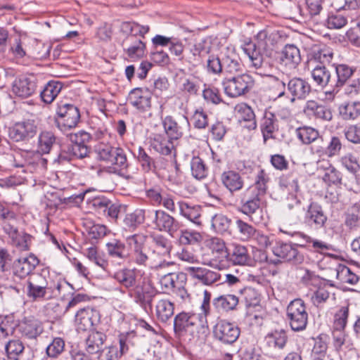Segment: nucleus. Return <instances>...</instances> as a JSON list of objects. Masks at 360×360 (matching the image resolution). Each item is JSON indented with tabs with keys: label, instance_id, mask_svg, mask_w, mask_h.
<instances>
[{
	"label": "nucleus",
	"instance_id": "nucleus-1",
	"mask_svg": "<svg viewBox=\"0 0 360 360\" xmlns=\"http://www.w3.org/2000/svg\"><path fill=\"white\" fill-rule=\"evenodd\" d=\"M146 236L143 234H134L127 238V243L131 250L129 254L132 262L139 266H147L151 269H163L169 265L155 252H150L146 245Z\"/></svg>",
	"mask_w": 360,
	"mask_h": 360
},
{
	"label": "nucleus",
	"instance_id": "nucleus-2",
	"mask_svg": "<svg viewBox=\"0 0 360 360\" xmlns=\"http://www.w3.org/2000/svg\"><path fill=\"white\" fill-rule=\"evenodd\" d=\"M96 150L98 159L110 165L114 173L126 176L128 162L122 148L101 143L96 146Z\"/></svg>",
	"mask_w": 360,
	"mask_h": 360
},
{
	"label": "nucleus",
	"instance_id": "nucleus-3",
	"mask_svg": "<svg viewBox=\"0 0 360 360\" xmlns=\"http://www.w3.org/2000/svg\"><path fill=\"white\" fill-rule=\"evenodd\" d=\"M149 215L148 225L158 231L167 232L172 236L180 227L179 222L164 210L150 209Z\"/></svg>",
	"mask_w": 360,
	"mask_h": 360
},
{
	"label": "nucleus",
	"instance_id": "nucleus-4",
	"mask_svg": "<svg viewBox=\"0 0 360 360\" xmlns=\"http://www.w3.org/2000/svg\"><path fill=\"white\" fill-rule=\"evenodd\" d=\"M58 115L57 125L62 131L71 129L78 124L80 120V112L75 105L60 102L56 110Z\"/></svg>",
	"mask_w": 360,
	"mask_h": 360
},
{
	"label": "nucleus",
	"instance_id": "nucleus-5",
	"mask_svg": "<svg viewBox=\"0 0 360 360\" xmlns=\"http://www.w3.org/2000/svg\"><path fill=\"white\" fill-rule=\"evenodd\" d=\"M287 317L292 330L300 331L305 329L308 314L304 301L301 299L291 301L287 307Z\"/></svg>",
	"mask_w": 360,
	"mask_h": 360
},
{
	"label": "nucleus",
	"instance_id": "nucleus-6",
	"mask_svg": "<svg viewBox=\"0 0 360 360\" xmlns=\"http://www.w3.org/2000/svg\"><path fill=\"white\" fill-rule=\"evenodd\" d=\"M254 84L252 77L248 74H242L231 79H224L222 85L225 94L231 98L244 95Z\"/></svg>",
	"mask_w": 360,
	"mask_h": 360
},
{
	"label": "nucleus",
	"instance_id": "nucleus-7",
	"mask_svg": "<svg viewBox=\"0 0 360 360\" xmlns=\"http://www.w3.org/2000/svg\"><path fill=\"white\" fill-rule=\"evenodd\" d=\"M207 246L213 257L206 264L219 270L224 269L225 262L229 255L225 242L219 238L214 237L207 242Z\"/></svg>",
	"mask_w": 360,
	"mask_h": 360
},
{
	"label": "nucleus",
	"instance_id": "nucleus-8",
	"mask_svg": "<svg viewBox=\"0 0 360 360\" xmlns=\"http://www.w3.org/2000/svg\"><path fill=\"white\" fill-rule=\"evenodd\" d=\"M162 125L169 139L178 140L188 129L190 124L188 118L184 115L177 118L168 115L163 119Z\"/></svg>",
	"mask_w": 360,
	"mask_h": 360
},
{
	"label": "nucleus",
	"instance_id": "nucleus-9",
	"mask_svg": "<svg viewBox=\"0 0 360 360\" xmlns=\"http://www.w3.org/2000/svg\"><path fill=\"white\" fill-rule=\"evenodd\" d=\"M213 334L221 343L231 345L238 340L240 330L233 323L221 320L214 326Z\"/></svg>",
	"mask_w": 360,
	"mask_h": 360
},
{
	"label": "nucleus",
	"instance_id": "nucleus-10",
	"mask_svg": "<svg viewBox=\"0 0 360 360\" xmlns=\"http://www.w3.org/2000/svg\"><path fill=\"white\" fill-rule=\"evenodd\" d=\"M37 126L32 120L16 122L9 129V136L15 141L28 140L35 136Z\"/></svg>",
	"mask_w": 360,
	"mask_h": 360
},
{
	"label": "nucleus",
	"instance_id": "nucleus-11",
	"mask_svg": "<svg viewBox=\"0 0 360 360\" xmlns=\"http://www.w3.org/2000/svg\"><path fill=\"white\" fill-rule=\"evenodd\" d=\"M124 53L132 60L135 61L146 56V44L134 34L128 35L122 41Z\"/></svg>",
	"mask_w": 360,
	"mask_h": 360
},
{
	"label": "nucleus",
	"instance_id": "nucleus-12",
	"mask_svg": "<svg viewBox=\"0 0 360 360\" xmlns=\"http://www.w3.org/2000/svg\"><path fill=\"white\" fill-rule=\"evenodd\" d=\"M198 316L196 314L181 312L174 319V330L176 335L183 336L186 333H193L196 326Z\"/></svg>",
	"mask_w": 360,
	"mask_h": 360
},
{
	"label": "nucleus",
	"instance_id": "nucleus-13",
	"mask_svg": "<svg viewBox=\"0 0 360 360\" xmlns=\"http://www.w3.org/2000/svg\"><path fill=\"white\" fill-rule=\"evenodd\" d=\"M38 264L39 259L34 255L20 257L13 262V274L20 279L25 278L33 271Z\"/></svg>",
	"mask_w": 360,
	"mask_h": 360
},
{
	"label": "nucleus",
	"instance_id": "nucleus-14",
	"mask_svg": "<svg viewBox=\"0 0 360 360\" xmlns=\"http://www.w3.org/2000/svg\"><path fill=\"white\" fill-rule=\"evenodd\" d=\"M100 319L97 310L85 307L79 309L75 315V323L79 330L86 331L91 330Z\"/></svg>",
	"mask_w": 360,
	"mask_h": 360
},
{
	"label": "nucleus",
	"instance_id": "nucleus-15",
	"mask_svg": "<svg viewBox=\"0 0 360 360\" xmlns=\"http://www.w3.org/2000/svg\"><path fill=\"white\" fill-rule=\"evenodd\" d=\"M273 253L277 257L295 264H300L304 260L303 255L298 251L296 247L290 243H277L273 248Z\"/></svg>",
	"mask_w": 360,
	"mask_h": 360
},
{
	"label": "nucleus",
	"instance_id": "nucleus-16",
	"mask_svg": "<svg viewBox=\"0 0 360 360\" xmlns=\"http://www.w3.org/2000/svg\"><path fill=\"white\" fill-rule=\"evenodd\" d=\"M36 82L33 77L20 76L16 77L12 83V92L20 98H28L36 90Z\"/></svg>",
	"mask_w": 360,
	"mask_h": 360
},
{
	"label": "nucleus",
	"instance_id": "nucleus-17",
	"mask_svg": "<svg viewBox=\"0 0 360 360\" xmlns=\"http://www.w3.org/2000/svg\"><path fill=\"white\" fill-rule=\"evenodd\" d=\"M224 71L235 74L242 71L243 65L239 56L232 47H226L221 53Z\"/></svg>",
	"mask_w": 360,
	"mask_h": 360
},
{
	"label": "nucleus",
	"instance_id": "nucleus-18",
	"mask_svg": "<svg viewBox=\"0 0 360 360\" xmlns=\"http://www.w3.org/2000/svg\"><path fill=\"white\" fill-rule=\"evenodd\" d=\"M327 219L328 217L319 204L310 203L304 216L305 222L308 225L317 229L323 228L325 226Z\"/></svg>",
	"mask_w": 360,
	"mask_h": 360
},
{
	"label": "nucleus",
	"instance_id": "nucleus-19",
	"mask_svg": "<svg viewBox=\"0 0 360 360\" xmlns=\"http://www.w3.org/2000/svg\"><path fill=\"white\" fill-rule=\"evenodd\" d=\"M150 93L141 88L134 89L129 96L130 104L141 112H146L150 109Z\"/></svg>",
	"mask_w": 360,
	"mask_h": 360
},
{
	"label": "nucleus",
	"instance_id": "nucleus-20",
	"mask_svg": "<svg viewBox=\"0 0 360 360\" xmlns=\"http://www.w3.org/2000/svg\"><path fill=\"white\" fill-rule=\"evenodd\" d=\"M190 275L206 285H211L221 281V275L211 269L204 267L191 266L187 269Z\"/></svg>",
	"mask_w": 360,
	"mask_h": 360
},
{
	"label": "nucleus",
	"instance_id": "nucleus-21",
	"mask_svg": "<svg viewBox=\"0 0 360 360\" xmlns=\"http://www.w3.org/2000/svg\"><path fill=\"white\" fill-rule=\"evenodd\" d=\"M288 90L292 95L291 102L296 99L303 100L311 92V86L308 82L300 77H294L288 82Z\"/></svg>",
	"mask_w": 360,
	"mask_h": 360
},
{
	"label": "nucleus",
	"instance_id": "nucleus-22",
	"mask_svg": "<svg viewBox=\"0 0 360 360\" xmlns=\"http://www.w3.org/2000/svg\"><path fill=\"white\" fill-rule=\"evenodd\" d=\"M262 197L244 191L239 196L240 208V211L250 217L257 212L260 207V202Z\"/></svg>",
	"mask_w": 360,
	"mask_h": 360
},
{
	"label": "nucleus",
	"instance_id": "nucleus-23",
	"mask_svg": "<svg viewBox=\"0 0 360 360\" xmlns=\"http://www.w3.org/2000/svg\"><path fill=\"white\" fill-rule=\"evenodd\" d=\"M301 61L299 49L293 44H287L283 48L281 57V64L289 70L295 69Z\"/></svg>",
	"mask_w": 360,
	"mask_h": 360
},
{
	"label": "nucleus",
	"instance_id": "nucleus-24",
	"mask_svg": "<svg viewBox=\"0 0 360 360\" xmlns=\"http://www.w3.org/2000/svg\"><path fill=\"white\" fill-rule=\"evenodd\" d=\"M129 349L126 338L121 337L117 345H111L101 350L98 360H119Z\"/></svg>",
	"mask_w": 360,
	"mask_h": 360
},
{
	"label": "nucleus",
	"instance_id": "nucleus-25",
	"mask_svg": "<svg viewBox=\"0 0 360 360\" xmlns=\"http://www.w3.org/2000/svg\"><path fill=\"white\" fill-rule=\"evenodd\" d=\"M179 212L181 216L191 221L197 226L202 225V209L198 205H191L188 203L179 201L178 202Z\"/></svg>",
	"mask_w": 360,
	"mask_h": 360
},
{
	"label": "nucleus",
	"instance_id": "nucleus-26",
	"mask_svg": "<svg viewBox=\"0 0 360 360\" xmlns=\"http://www.w3.org/2000/svg\"><path fill=\"white\" fill-rule=\"evenodd\" d=\"M19 328L22 335L29 339L36 338L43 331L41 323L33 317L25 318Z\"/></svg>",
	"mask_w": 360,
	"mask_h": 360
},
{
	"label": "nucleus",
	"instance_id": "nucleus-27",
	"mask_svg": "<svg viewBox=\"0 0 360 360\" xmlns=\"http://www.w3.org/2000/svg\"><path fill=\"white\" fill-rule=\"evenodd\" d=\"M186 275L184 273H169L164 275L160 280L161 288L165 291H174L179 288L181 284H186Z\"/></svg>",
	"mask_w": 360,
	"mask_h": 360
},
{
	"label": "nucleus",
	"instance_id": "nucleus-28",
	"mask_svg": "<svg viewBox=\"0 0 360 360\" xmlns=\"http://www.w3.org/2000/svg\"><path fill=\"white\" fill-rule=\"evenodd\" d=\"M262 50L263 49L257 47L252 41L245 44L243 47V51L248 56L252 66L256 69L266 68L269 65L261 53Z\"/></svg>",
	"mask_w": 360,
	"mask_h": 360
},
{
	"label": "nucleus",
	"instance_id": "nucleus-29",
	"mask_svg": "<svg viewBox=\"0 0 360 360\" xmlns=\"http://www.w3.org/2000/svg\"><path fill=\"white\" fill-rule=\"evenodd\" d=\"M221 181L231 193L241 190L244 185L240 175L238 172L231 170L224 172L221 175Z\"/></svg>",
	"mask_w": 360,
	"mask_h": 360
},
{
	"label": "nucleus",
	"instance_id": "nucleus-30",
	"mask_svg": "<svg viewBox=\"0 0 360 360\" xmlns=\"http://www.w3.org/2000/svg\"><path fill=\"white\" fill-rule=\"evenodd\" d=\"M155 316L158 321L166 323L172 319L174 313V304L167 299L157 301L155 305Z\"/></svg>",
	"mask_w": 360,
	"mask_h": 360
},
{
	"label": "nucleus",
	"instance_id": "nucleus-31",
	"mask_svg": "<svg viewBox=\"0 0 360 360\" xmlns=\"http://www.w3.org/2000/svg\"><path fill=\"white\" fill-rule=\"evenodd\" d=\"M260 128L264 141L273 138V134L278 129L275 115L269 111L265 112L261 120Z\"/></svg>",
	"mask_w": 360,
	"mask_h": 360
},
{
	"label": "nucleus",
	"instance_id": "nucleus-32",
	"mask_svg": "<svg viewBox=\"0 0 360 360\" xmlns=\"http://www.w3.org/2000/svg\"><path fill=\"white\" fill-rule=\"evenodd\" d=\"M149 212L150 209H139L132 213L127 214L124 219V225L134 229L145 221L149 224Z\"/></svg>",
	"mask_w": 360,
	"mask_h": 360
},
{
	"label": "nucleus",
	"instance_id": "nucleus-33",
	"mask_svg": "<svg viewBox=\"0 0 360 360\" xmlns=\"http://www.w3.org/2000/svg\"><path fill=\"white\" fill-rule=\"evenodd\" d=\"M105 247L108 255L113 259L125 260L129 256L125 243L120 240L112 239L106 243Z\"/></svg>",
	"mask_w": 360,
	"mask_h": 360
},
{
	"label": "nucleus",
	"instance_id": "nucleus-34",
	"mask_svg": "<svg viewBox=\"0 0 360 360\" xmlns=\"http://www.w3.org/2000/svg\"><path fill=\"white\" fill-rule=\"evenodd\" d=\"M333 287L328 284L320 285L312 293L311 296V302L312 304L320 307L323 304L326 303L329 299L335 300V293L332 292Z\"/></svg>",
	"mask_w": 360,
	"mask_h": 360
},
{
	"label": "nucleus",
	"instance_id": "nucleus-35",
	"mask_svg": "<svg viewBox=\"0 0 360 360\" xmlns=\"http://www.w3.org/2000/svg\"><path fill=\"white\" fill-rule=\"evenodd\" d=\"M229 257L234 264L252 265L253 262L248 248L242 245H235Z\"/></svg>",
	"mask_w": 360,
	"mask_h": 360
},
{
	"label": "nucleus",
	"instance_id": "nucleus-36",
	"mask_svg": "<svg viewBox=\"0 0 360 360\" xmlns=\"http://www.w3.org/2000/svg\"><path fill=\"white\" fill-rule=\"evenodd\" d=\"M114 278L127 289H132L136 286V272L134 269H120L115 273Z\"/></svg>",
	"mask_w": 360,
	"mask_h": 360
},
{
	"label": "nucleus",
	"instance_id": "nucleus-37",
	"mask_svg": "<svg viewBox=\"0 0 360 360\" xmlns=\"http://www.w3.org/2000/svg\"><path fill=\"white\" fill-rule=\"evenodd\" d=\"M297 139L303 143L309 145L313 142H323V138L320 136L317 129L311 127H301L296 129Z\"/></svg>",
	"mask_w": 360,
	"mask_h": 360
},
{
	"label": "nucleus",
	"instance_id": "nucleus-38",
	"mask_svg": "<svg viewBox=\"0 0 360 360\" xmlns=\"http://www.w3.org/2000/svg\"><path fill=\"white\" fill-rule=\"evenodd\" d=\"M269 177L264 169H259L256 175L255 183L245 191L263 197L266 192Z\"/></svg>",
	"mask_w": 360,
	"mask_h": 360
},
{
	"label": "nucleus",
	"instance_id": "nucleus-39",
	"mask_svg": "<svg viewBox=\"0 0 360 360\" xmlns=\"http://www.w3.org/2000/svg\"><path fill=\"white\" fill-rule=\"evenodd\" d=\"M338 110L343 120H356L360 115V102L351 101L344 103L340 105Z\"/></svg>",
	"mask_w": 360,
	"mask_h": 360
},
{
	"label": "nucleus",
	"instance_id": "nucleus-40",
	"mask_svg": "<svg viewBox=\"0 0 360 360\" xmlns=\"http://www.w3.org/2000/svg\"><path fill=\"white\" fill-rule=\"evenodd\" d=\"M167 137L161 134H156L151 141V147L159 153L167 155L171 153L174 148V144Z\"/></svg>",
	"mask_w": 360,
	"mask_h": 360
},
{
	"label": "nucleus",
	"instance_id": "nucleus-41",
	"mask_svg": "<svg viewBox=\"0 0 360 360\" xmlns=\"http://www.w3.org/2000/svg\"><path fill=\"white\" fill-rule=\"evenodd\" d=\"M63 88V84L60 82L51 81L44 86L41 92V98L46 103H51Z\"/></svg>",
	"mask_w": 360,
	"mask_h": 360
},
{
	"label": "nucleus",
	"instance_id": "nucleus-42",
	"mask_svg": "<svg viewBox=\"0 0 360 360\" xmlns=\"http://www.w3.org/2000/svg\"><path fill=\"white\" fill-rule=\"evenodd\" d=\"M155 249L152 252H155L157 256L161 257L165 259V257L169 256L172 250L171 241L162 235H157L153 237Z\"/></svg>",
	"mask_w": 360,
	"mask_h": 360
},
{
	"label": "nucleus",
	"instance_id": "nucleus-43",
	"mask_svg": "<svg viewBox=\"0 0 360 360\" xmlns=\"http://www.w3.org/2000/svg\"><path fill=\"white\" fill-rule=\"evenodd\" d=\"M106 340L105 334L101 332H93L86 340V349L89 354H95L101 350Z\"/></svg>",
	"mask_w": 360,
	"mask_h": 360
},
{
	"label": "nucleus",
	"instance_id": "nucleus-44",
	"mask_svg": "<svg viewBox=\"0 0 360 360\" xmlns=\"http://www.w3.org/2000/svg\"><path fill=\"white\" fill-rule=\"evenodd\" d=\"M311 75L314 82L321 87H324L331 82L330 72L324 65L316 66Z\"/></svg>",
	"mask_w": 360,
	"mask_h": 360
},
{
	"label": "nucleus",
	"instance_id": "nucleus-45",
	"mask_svg": "<svg viewBox=\"0 0 360 360\" xmlns=\"http://www.w3.org/2000/svg\"><path fill=\"white\" fill-rule=\"evenodd\" d=\"M24 349V345L20 340H9L5 345L6 355L11 360H18Z\"/></svg>",
	"mask_w": 360,
	"mask_h": 360
},
{
	"label": "nucleus",
	"instance_id": "nucleus-46",
	"mask_svg": "<svg viewBox=\"0 0 360 360\" xmlns=\"http://www.w3.org/2000/svg\"><path fill=\"white\" fill-rule=\"evenodd\" d=\"M325 165H321L325 173L323 176V180L328 185L338 184L341 183L342 175L341 173L332 166L328 162H325Z\"/></svg>",
	"mask_w": 360,
	"mask_h": 360
},
{
	"label": "nucleus",
	"instance_id": "nucleus-47",
	"mask_svg": "<svg viewBox=\"0 0 360 360\" xmlns=\"http://www.w3.org/2000/svg\"><path fill=\"white\" fill-rule=\"evenodd\" d=\"M238 303V298L233 295H224L215 298L213 301L217 308H221L225 311L233 310Z\"/></svg>",
	"mask_w": 360,
	"mask_h": 360
},
{
	"label": "nucleus",
	"instance_id": "nucleus-48",
	"mask_svg": "<svg viewBox=\"0 0 360 360\" xmlns=\"http://www.w3.org/2000/svg\"><path fill=\"white\" fill-rule=\"evenodd\" d=\"M237 117L240 120L251 122L250 125L253 129L256 128L255 115L252 109L245 103H241L236 107Z\"/></svg>",
	"mask_w": 360,
	"mask_h": 360
},
{
	"label": "nucleus",
	"instance_id": "nucleus-49",
	"mask_svg": "<svg viewBox=\"0 0 360 360\" xmlns=\"http://www.w3.org/2000/svg\"><path fill=\"white\" fill-rule=\"evenodd\" d=\"M236 227L238 231L239 238L242 241H249L251 240L257 231L252 225L240 219H236Z\"/></svg>",
	"mask_w": 360,
	"mask_h": 360
},
{
	"label": "nucleus",
	"instance_id": "nucleus-50",
	"mask_svg": "<svg viewBox=\"0 0 360 360\" xmlns=\"http://www.w3.org/2000/svg\"><path fill=\"white\" fill-rule=\"evenodd\" d=\"M56 141L54 134L51 131H42L39 136L38 149L42 153H49Z\"/></svg>",
	"mask_w": 360,
	"mask_h": 360
},
{
	"label": "nucleus",
	"instance_id": "nucleus-51",
	"mask_svg": "<svg viewBox=\"0 0 360 360\" xmlns=\"http://www.w3.org/2000/svg\"><path fill=\"white\" fill-rule=\"evenodd\" d=\"M203 240L202 233L195 231L181 230L179 242L183 245H197Z\"/></svg>",
	"mask_w": 360,
	"mask_h": 360
},
{
	"label": "nucleus",
	"instance_id": "nucleus-52",
	"mask_svg": "<svg viewBox=\"0 0 360 360\" xmlns=\"http://www.w3.org/2000/svg\"><path fill=\"white\" fill-rule=\"evenodd\" d=\"M266 340L269 346L283 349L287 342V335L284 330H275L266 336Z\"/></svg>",
	"mask_w": 360,
	"mask_h": 360
},
{
	"label": "nucleus",
	"instance_id": "nucleus-53",
	"mask_svg": "<svg viewBox=\"0 0 360 360\" xmlns=\"http://www.w3.org/2000/svg\"><path fill=\"white\" fill-rule=\"evenodd\" d=\"M337 81L334 87L342 86L352 76L354 70L346 65H338L335 68Z\"/></svg>",
	"mask_w": 360,
	"mask_h": 360
},
{
	"label": "nucleus",
	"instance_id": "nucleus-54",
	"mask_svg": "<svg viewBox=\"0 0 360 360\" xmlns=\"http://www.w3.org/2000/svg\"><path fill=\"white\" fill-rule=\"evenodd\" d=\"M192 175L197 179H204L207 174V169L204 161L199 157H193L191 162Z\"/></svg>",
	"mask_w": 360,
	"mask_h": 360
},
{
	"label": "nucleus",
	"instance_id": "nucleus-55",
	"mask_svg": "<svg viewBox=\"0 0 360 360\" xmlns=\"http://www.w3.org/2000/svg\"><path fill=\"white\" fill-rule=\"evenodd\" d=\"M344 95L352 101L360 102V77L353 79L345 86Z\"/></svg>",
	"mask_w": 360,
	"mask_h": 360
},
{
	"label": "nucleus",
	"instance_id": "nucleus-56",
	"mask_svg": "<svg viewBox=\"0 0 360 360\" xmlns=\"http://www.w3.org/2000/svg\"><path fill=\"white\" fill-rule=\"evenodd\" d=\"M349 316L348 306L342 307L335 314L334 329L336 331H342L347 325Z\"/></svg>",
	"mask_w": 360,
	"mask_h": 360
},
{
	"label": "nucleus",
	"instance_id": "nucleus-57",
	"mask_svg": "<svg viewBox=\"0 0 360 360\" xmlns=\"http://www.w3.org/2000/svg\"><path fill=\"white\" fill-rule=\"evenodd\" d=\"M231 220L224 214H215L212 219V226L214 229L219 233H224L226 232L230 226Z\"/></svg>",
	"mask_w": 360,
	"mask_h": 360
},
{
	"label": "nucleus",
	"instance_id": "nucleus-58",
	"mask_svg": "<svg viewBox=\"0 0 360 360\" xmlns=\"http://www.w3.org/2000/svg\"><path fill=\"white\" fill-rule=\"evenodd\" d=\"M291 190L293 193H290L287 197V208L289 210H292L293 209H297L300 206L301 201L297 198L296 193L300 191V187L298 185V181L297 179H294L290 184Z\"/></svg>",
	"mask_w": 360,
	"mask_h": 360
},
{
	"label": "nucleus",
	"instance_id": "nucleus-59",
	"mask_svg": "<svg viewBox=\"0 0 360 360\" xmlns=\"http://www.w3.org/2000/svg\"><path fill=\"white\" fill-rule=\"evenodd\" d=\"M337 278L341 281L349 284H355L358 282L359 278L353 274L346 266H340L337 270Z\"/></svg>",
	"mask_w": 360,
	"mask_h": 360
},
{
	"label": "nucleus",
	"instance_id": "nucleus-60",
	"mask_svg": "<svg viewBox=\"0 0 360 360\" xmlns=\"http://www.w3.org/2000/svg\"><path fill=\"white\" fill-rule=\"evenodd\" d=\"M65 342L60 338H54L46 347V354L49 357L56 358L64 350Z\"/></svg>",
	"mask_w": 360,
	"mask_h": 360
},
{
	"label": "nucleus",
	"instance_id": "nucleus-61",
	"mask_svg": "<svg viewBox=\"0 0 360 360\" xmlns=\"http://www.w3.org/2000/svg\"><path fill=\"white\" fill-rule=\"evenodd\" d=\"M340 161L344 167L353 174L356 173L360 168L358 158L353 153H346L341 158Z\"/></svg>",
	"mask_w": 360,
	"mask_h": 360
},
{
	"label": "nucleus",
	"instance_id": "nucleus-62",
	"mask_svg": "<svg viewBox=\"0 0 360 360\" xmlns=\"http://www.w3.org/2000/svg\"><path fill=\"white\" fill-rule=\"evenodd\" d=\"M346 139L354 144H360V125L351 124L344 130Z\"/></svg>",
	"mask_w": 360,
	"mask_h": 360
},
{
	"label": "nucleus",
	"instance_id": "nucleus-63",
	"mask_svg": "<svg viewBox=\"0 0 360 360\" xmlns=\"http://www.w3.org/2000/svg\"><path fill=\"white\" fill-rule=\"evenodd\" d=\"M33 155L32 152L22 151L16 152L13 158V166L15 167H24L27 165L32 164L30 157Z\"/></svg>",
	"mask_w": 360,
	"mask_h": 360
},
{
	"label": "nucleus",
	"instance_id": "nucleus-64",
	"mask_svg": "<svg viewBox=\"0 0 360 360\" xmlns=\"http://www.w3.org/2000/svg\"><path fill=\"white\" fill-rule=\"evenodd\" d=\"M360 219V205L355 204L346 216L345 224L350 229L356 227Z\"/></svg>",
	"mask_w": 360,
	"mask_h": 360
}]
</instances>
